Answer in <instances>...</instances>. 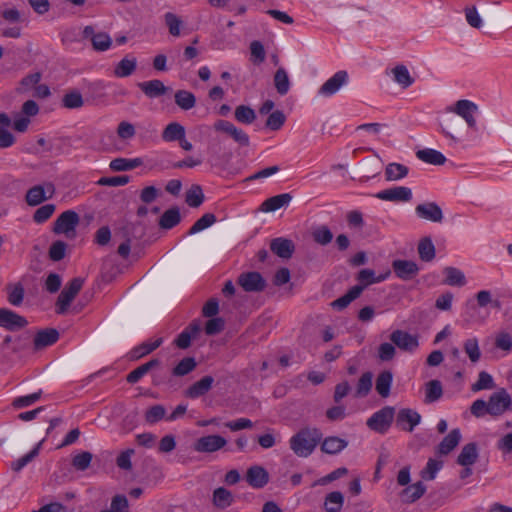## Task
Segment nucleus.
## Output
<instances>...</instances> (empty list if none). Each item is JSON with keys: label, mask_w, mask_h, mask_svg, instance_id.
I'll use <instances>...</instances> for the list:
<instances>
[{"label": "nucleus", "mask_w": 512, "mask_h": 512, "mask_svg": "<svg viewBox=\"0 0 512 512\" xmlns=\"http://www.w3.org/2000/svg\"><path fill=\"white\" fill-rule=\"evenodd\" d=\"M321 438L319 429L306 427L290 438L289 446L295 455L306 458L313 453Z\"/></svg>", "instance_id": "f257e3e1"}, {"label": "nucleus", "mask_w": 512, "mask_h": 512, "mask_svg": "<svg viewBox=\"0 0 512 512\" xmlns=\"http://www.w3.org/2000/svg\"><path fill=\"white\" fill-rule=\"evenodd\" d=\"M395 415V409L391 406H385L375 412L366 422L367 426L380 434H384L390 428Z\"/></svg>", "instance_id": "f03ea898"}, {"label": "nucleus", "mask_w": 512, "mask_h": 512, "mask_svg": "<svg viewBox=\"0 0 512 512\" xmlns=\"http://www.w3.org/2000/svg\"><path fill=\"white\" fill-rule=\"evenodd\" d=\"M84 280L82 278H73L61 291L56 302V312L64 314L76 295L80 292Z\"/></svg>", "instance_id": "7ed1b4c3"}, {"label": "nucleus", "mask_w": 512, "mask_h": 512, "mask_svg": "<svg viewBox=\"0 0 512 512\" xmlns=\"http://www.w3.org/2000/svg\"><path fill=\"white\" fill-rule=\"evenodd\" d=\"M213 129L231 137L239 146L248 147L250 145L249 135L230 121L219 119L214 122Z\"/></svg>", "instance_id": "20e7f679"}, {"label": "nucleus", "mask_w": 512, "mask_h": 512, "mask_svg": "<svg viewBox=\"0 0 512 512\" xmlns=\"http://www.w3.org/2000/svg\"><path fill=\"white\" fill-rule=\"evenodd\" d=\"M447 111L455 113L465 120L469 128L477 130L475 114L478 112V106L474 102L466 99L458 100L454 106L448 107Z\"/></svg>", "instance_id": "39448f33"}, {"label": "nucleus", "mask_w": 512, "mask_h": 512, "mask_svg": "<svg viewBox=\"0 0 512 512\" xmlns=\"http://www.w3.org/2000/svg\"><path fill=\"white\" fill-rule=\"evenodd\" d=\"M441 133L449 138L453 143H458L462 139L464 125L462 121L454 115H447L439 120Z\"/></svg>", "instance_id": "423d86ee"}, {"label": "nucleus", "mask_w": 512, "mask_h": 512, "mask_svg": "<svg viewBox=\"0 0 512 512\" xmlns=\"http://www.w3.org/2000/svg\"><path fill=\"white\" fill-rule=\"evenodd\" d=\"M511 404V396L504 388H501L489 397L487 401L488 414L491 416H500L510 409Z\"/></svg>", "instance_id": "0eeeda50"}, {"label": "nucleus", "mask_w": 512, "mask_h": 512, "mask_svg": "<svg viewBox=\"0 0 512 512\" xmlns=\"http://www.w3.org/2000/svg\"><path fill=\"white\" fill-rule=\"evenodd\" d=\"M55 194V186L51 182L35 185L28 189L25 200L29 206H37L51 199Z\"/></svg>", "instance_id": "6e6552de"}, {"label": "nucleus", "mask_w": 512, "mask_h": 512, "mask_svg": "<svg viewBox=\"0 0 512 512\" xmlns=\"http://www.w3.org/2000/svg\"><path fill=\"white\" fill-rule=\"evenodd\" d=\"M80 222L79 215L73 210L64 211L62 214L58 216V218L54 222L53 232L55 234H65L66 236H70V234L75 233V229Z\"/></svg>", "instance_id": "1a4fd4ad"}, {"label": "nucleus", "mask_w": 512, "mask_h": 512, "mask_svg": "<svg viewBox=\"0 0 512 512\" xmlns=\"http://www.w3.org/2000/svg\"><path fill=\"white\" fill-rule=\"evenodd\" d=\"M28 320L8 308H0V327L11 332L19 331L28 326Z\"/></svg>", "instance_id": "9d476101"}, {"label": "nucleus", "mask_w": 512, "mask_h": 512, "mask_svg": "<svg viewBox=\"0 0 512 512\" xmlns=\"http://www.w3.org/2000/svg\"><path fill=\"white\" fill-rule=\"evenodd\" d=\"M348 81L349 75L347 71L339 70L321 85L318 94L324 97H330L336 94Z\"/></svg>", "instance_id": "9b49d317"}, {"label": "nucleus", "mask_w": 512, "mask_h": 512, "mask_svg": "<svg viewBox=\"0 0 512 512\" xmlns=\"http://www.w3.org/2000/svg\"><path fill=\"white\" fill-rule=\"evenodd\" d=\"M237 283L246 292H261L266 287V281L259 272H244L238 276Z\"/></svg>", "instance_id": "f8f14e48"}, {"label": "nucleus", "mask_w": 512, "mask_h": 512, "mask_svg": "<svg viewBox=\"0 0 512 512\" xmlns=\"http://www.w3.org/2000/svg\"><path fill=\"white\" fill-rule=\"evenodd\" d=\"M227 444L225 438L220 435H208L197 439L194 450L200 453H212L222 449Z\"/></svg>", "instance_id": "ddd939ff"}, {"label": "nucleus", "mask_w": 512, "mask_h": 512, "mask_svg": "<svg viewBox=\"0 0 512 512\" xmlns=\"http://www.w3.org/2000/svg\"><path fill=\"white\" fill-rule=\"evenodd\" d=\"M390 340L393 344H395L399 349L413 352L419 346V341L417 336H414L403 330H395L390 335Z\"/></svg>", "instance_id": "4468645a"}, {"label": "nucleus", "mask_w": 512, "mask_h": 512, "mask_svg": "<svg viewBox=\"0 0 512 512\" xmlns=\"http://www.w3.org/2000/svg\"><path fill=\"white\" fill-rule=\"evenodd\" d=\"M376 198L383 201L408 202L412 199V191L405 186H397L379 191Z\"/></svg>", "instance_id": "2eb2a0df"}, {"label": "nucleus", "mask_w": 512, "mask_h": 512, "mask_svg": "<svg viewBox=\"0 0 512 512\" xmlns=\"http://www.w3.org/2000/svg\"><path fill=\"white\" fill-rule=\"evenodd\" d=\"M415 213L420 219L440 223L443 220L441 207L435 202H425L415 207Z\"/></svg>", "instance_id": "dca6fc26"}, {"label": "nucleus", "mask_w": 512, "mask_h": 512, "mask_svg": "<svg viewBox=\"0 0 512 512\" xmlns=\"http://www.w3.org/2000/svg\"><path fill=\"white\" fill-rule=\"evenodd\" d=\"M392 268L395 275L404 281L413 279L419 272L418 265L410 260H394Z\"/></svg>", "instance_id": "f3484780"}, {"label": "nucleus", "mask_w": 512, "mask_h": 512, "mask_svg": "<svg viewBox=\"0 0 512 512\" xmlns=\"http://www.w3.org/2000/svg\"><path fill=\"white\" fill-rule=\"evenodd\" d=\"M420 420L421 416L418 412L409 408H405L398 412L396 425L402 430L411 432L413 431L414 427L420 423Z\"/></svg>", "instance_id": "a211bd4d"}, {"label": "nucleus", "mask_w": 512, "mask_h": 512, "mask_svg": "<svg viewBox=\"0 0 512 512\" xmlns=\"http://www.w3.org/2000/svg\"><path fill=\"white\" fill-rule=\"evenodd\" d=\"M390 274V270H387L384 273L377 276L372 269H362L357 274V280L359 284L355 285L354 287H360L362 293L366 287H368L371 284L380 283L386 280L390 276Z\"/></svg>", "instance_id": "6ab92c4d"}, {"label": "nucleus", "mask_w": 512, "mask_h": 512, "mask_svg": "<svg viewBox=\"0 0 512 512\" xmlns=\"http://www.w3.org/2000/svg\"><path fill=\"white\" fill-rule=\"evenodd\" d=\"M246 481L253 488H262L269 481L268 472L261 466H251L246 473Z\"/></svg>", "instance_id": "aec40b11"}, {"label": "nucleus", "mask_w": 512, "mask_h": 512, "mask_svg": "<svg viewBox=\"0 0 512 512\" xmlns=\"http://www.w3.org/2000/svg\"><path fill=\"white\" fill-rule=\"evenodd\" d=\"M270 249L278 257L283 259H289L292 257L294 253L295 246L291 240L278 237L271 241Z\"/></svg>", "instance_id": "412c9836"}, {"label": "nucleus", "mask_w": 512, "mask_h": 512, "mask_svg": "<svg viewBox=\"0 0 512 512\" xmlns=\"http://www.w3.org/2000/svg\"><path fill=\"white\" fill-rule=\"evenodd\" d=\"M59 339V332L54 328L40 330L36 333L33 344L36 350L50 346Z\"/></svg>", "instance_id": "4be33fe9"}, {"label": "nucleus", "mask_w": 512, "mask_h": 512, "mask_svg": "<svg viewBox=\"0 0 512 512\" xmlns=\"http://www.w3.org/2000/svg\"><path fill=\"white\" fill-rule=\"evenodd\" d=\"M141 91L149 98H157L167 93L168 88L161 80L154 79L138 84Z\"/></svg>", "instance_id": "5701e85b"}, {"label": "nucleus", "mask_w": 512, "mask_h": 512, "mask_svg": "<svg viewBox=\"0 0 512 512\" xmlns=\"http://www.w3.org/2000/svg\"><path fill=\"white\" fill-rule=\"evenodd\" d=\"M292 200V195L290 193H283L272 196L266 199L261 204V211L263 212H274L284 206H287Z\"/></svg>", "instance_id": "b1692460"}, {"label": "nucleus", "mask_w": 512, "mask_h": 512, "mask_svg": "<svg viewBox=\"0 0 512 512\" xmlns=\"http://www.w3.org/2000/svg\"><path fill=\"white\" fill-rule=\"evenodd\" d=\"M213 382L212 376H204L187 389L186 396L195 399L205 395L211 389Z\"/></svg>", "instance_id": "393cba45"}, {"label": "nucleus", "mask_w": 512, "mask_h": 512, "mask_svg": "<svg viewBox=\"0 0 512 512\" xmlns=\"http://www.w3.org/2000/svg\"><path fill=\"white\" fill-rule=\"evenodd\" d=\"M478 447L474 442L468 443L462 447L457 458V463L461 466H472L478 459Z\"/></svg>", "instance_id": "a878e982"}, {"label": "nucleus", "mask_w": 512, "mask_h": 512, "mask_svg": "<svg viewBox=\"0 0 512 512\" xmlns=\"http://www.w3.org/2000/svg\"><path fill=\"white\" fill-rule=\"evenodd\" d=\"M348 446V442L337 436L326 437L321 444V450L330 455L338 454Z\"/></svg>", "instance_id": "bb28decb"}, {"label": "nucleus", "mask_w": 512, "mask_h": 512, "mask_svg": "<svg viewBox=\"0 0 512 512\" xmlns=\"http://www.w3.org/2000/svg\"><path fill=\"white\" fill-rule=\"evenodd\" d=\"M416 157L431 165H443L446 162V157L440 151L431 148L418 150Z\"/></svg>", "instance_id": "cd10ccee"}, {"label": "nucleus", "mask_w": 512, "mask_h": 512, "mask_svg": "<svg viewBox=\"0 0 512 512\" xmlns=\"http://www.w3.org/2000/svg\"><path fill=\"white\" fill-rule=\"evenodd\" d=\"M391 74L393 75V80L403 89L410 87L414 83V78L403 64L396 65L391 69Z\"/></svg>", "instance_id": "c85d7f7f"}, {"label": "nucleus", "mask_w": 512, "mask_h": 512, "mask_svg": "<svg viewBox=\"0 0 512 512\" xmlns=\"http://www.w3.org/2000/svg\"><path fill=\"white\" fill-rule=\"evenodd\" d=\"M426 491V487L422 482L414 483L407 486L400 494L401 500L404 503H413L420 499Z\"/></svg>", "instance_id": "c756f323"}, {"label": "nucleus", "mask_w": 512, "mask_h": 512, "mask_svg": "<svg viewBox=\"0 0 512 512\" xmlns=\"http://www.w3.org/2000/svg\"><path fill=\"white\" fill-rule=\"evenodd\" d=\"M181 221V214L178 207H172L166 210L159 219V226L162 229L169 230L177 226Z\"/></svg>", "instance_id": "7c9ffc66"}, {"label": "nucleus", "mask_w": 512, "mask_h": 512, "mask_svg": "<svg viewBox=\"0 0 512 512\" xmlns=\"http://www.w3.org/2000/svg\"><path fill=\"white\" fill-rule=\"evenodd\" d=\"M461 434L459 429H453L444 437L438 445V453L441 455L449 454L460 442Z\"/></svg>", "instance_id": "2f4dec72"}, {"label": "nucleus", "mask_w": 512, "mask_h": 512, "mask_svg": "<svg viewBox=\"0 0 512 512\" xmlns=\"http://www.w3.org/2000/svg\"><path fill=\"white\" fill-rule=\"evenodd\" d=\"M443 273L445 275L443 283L446 285L462 287L466 284L465 275L458 268L448 266L444 268Z\"/></svg>", "instance_id": "473e14b6"}, {"label": "nucleus", "mask_w": 512, "mask_h": 512, "mask_svg": "<svg viewBox=\"0 0 512 512\" xmlns=\"http://www.w3.org/2000/svg\"><path fill=\"white\" fill-rule=\"evenodd\" d=\"M185 136V128L178 122L169 123L162 131L161 137L165 142L179 141Z\"/></svg>", "instance_id": "72a5a7b5"}, {"label": "nucleus", "mask_w": 512, "mask_h": 512, "mask_svg": "<svg viewBox=\"0 0 512 512\" xmlns=\"http://www.w3.org/2000/svg\"><path fill=\"white\" fill-rule=\"evenodd\" d=\"M143 164V161L141 158H133V159H127V158H115L113 159L109 167L112 171L120 172V171H129L132 169H135Z\"/></svg>", "instance_id": "f704fd0d"}, {"label": "nucleus", "mask_w": 512, "mask_h": 512, "mask_svg": "<svg viewBox=\"0 0 512 512\" xmlns=\"http://www.w3.org/2000/svg\"><path fill=\"white\" fill-rule=\"evenodd\" d=\"M7 291V301L10 305L18 307L22 305L24 296H25V290L21 283H15V284H8L6 286Z\"/></svg>", "instance_id": "c9c22d12"}, {"label": "nucleus", "mask_w": 512, "mask_h": 512, "mask_svg": "<svg viewBox=\"0 0 512 512\" xmlns=\"http://www.w3.org/2000/svg\"><path fill=\"white\" fill-rule=\"evenodd\" d=\"M393 381V375L390 371L386 370L381 372L376 379V391L383 397L387 398L390 395V389Z\"/></svg>", "instance_id": "e433bc0d"}, {"label": "nucleus", "mask_w": 512, "mask_h": 512, "mask_svg": "<svg viewBox=\"0 0 512 512\" xmlns=\"http://www.w3.org/2000/svg\"><path fill=\"white\" fill-rule=\"evenodd\" d=\"M137 67V60L134 57L123 58L115 67L114 75L119 78H125L130 76Z\"/></svg>", "instance_id": "4c0bfd02"}, {"label": "nucleus", "mask_w": 512, "mask_h": 512, "mask_svg": "<svg viewBox=\"0 0 512 512\" xmlns=\"http://www.w3.org/2000/svg\"><path fill=\"white\" fill-rule=\"evenodd\" d=\"M344 504V496L339 491H334L326 495L324 500V509L326 512H339Z\"/></svg>", "instance_id": "58836bf2"}, {"label": "nucleus", "mask_w": 512, "mask_h": 512, "mask_svg": "<svg viewBox=\"0 0 512 512\" xmlns=\"http://www.w3.org/2000/svg\"><path fill=\"white\" fill-rule=\"evenodd\" d=\"M234 117L237 122L250 125L256 120V113L249 106L239 105L235 108Z\"/></svg>", "instance_id": "ea45409f"}, {"label": "nucleus", "mask_w": 512, "mask_h": 512, "mask_svg": "<svg viewBox=\"0 0 512 512\" xmlns=\"http://www.w3.org/2000/svg\"><path fill=\"white\" fill-rule=\"evenodd\" d=\"M233 502V495L230 491L223 487L214 490L213 504L221 509L229 507Z\"/></svg>", "instance_id": "a19ab883"}, {"label": "nucleus", "mask_w": 512, "mask_h": 512, "mask_svg": "<svg viewBox=\"0 0 512 512\" xmlns=\"http://www.w3.org/2000/svg\"><path fill=\"white\" fill-rule=\"evenodd\" d=\"M274 85L280 95H286L290 89V80L284 68H278L274 74Z\"/></svg>", "instance_id": "79ce46f5"}, {"label": "nucleus", "mask_w": 512, "mask_h": 512, "mask_svg": "<svg viewBox=\"0 0 512 512\" xmlns=\"http://www.w3.org/2000/svg\"><path fill=\"white\" fill-rule=\"evenodd\" d=\"M408 167L400 163H390L385 169V178L388 181L400 180L407 176Z\"/></svg>", "instance_id": "37998d69"}, {"label": "nucleus", "mask_w": 512, "mask_h": 512, "mask_svg": "<svg viewBox=\"0 0 512 512\" xmlns=\"http://www.w3.org/2000/svg\"><path fill=\"white\" fill-rule=\"evenodd\" d=\"M44 439H42L29 453L11 463V469L15 472L22 470L28 463L38 456Z\"/></svg>", "instance_id": "c03bdc74"}, {"label": "nucleus", "mask_w": 512, "mask_h": 512, "mask_svg": "<svg viewBox=\"0 0 512 512\" xmlns=\"http://www.w3.org/2000/svg\"><path fill=\"white\" fill-rule=\"evenodd\" d=\"M174 97H175V103L182 110H190L195 107L196 98L192 92H189L187 90H178L175 93Z\"/></svg>", "instance_id": "a18cd8bd"}, {"label": "nucleus", "mask_w": 512, "mask_h": 512, "mask_svg": "<svg viewBox=\"0 0 512 512\" xmlns=\"http://www.w3.org/2000/svg\"><path fill=\"white\" fill-rule=\"evenodd\" d=\"M418 254L421 260L429 262L435 258V246L429 237L420 240Z\"/></svg>", "instance_id": "49530a36"}, {"label": "nucleus", "mask_w": 512, "mask_h": 512, "mask_svg": "<svg viewBox=\"0 0 512 512\" xmlns=\"http://www.w3.org/2000/svg\"><path fill=\"white\" fill-rule=\"evenodd\" d=\"M361 295L360 287H352L345 295L334 300L331 305L333 308L341 310L346 308L353 300Z\"/></svg>", "instance_id": "de8ad7c7"}, {"label": "nucleus", "mask_w": 512, "mask_h": 512, "mask_svg": "<svg viewBox=\"0 0 512 512\" xmlns=\"http://www.w3.org/2000/svg\"><path fill=\"white\" fill-rule=\"evenodd\" d=\"M463 348L472 363H477L480 360L481 351L476 337L466 339Z\"/></svg>", "instance_id": "09e8293b"}, {"label": "nucleus", "mask_w": 512, "mask_h": 512, "mask_svg": "<svg viewBox=\"0 0 512 512\" xmlns=\"http://www.w3.org/2000/svg\"><path fill=\"white\" fill-rule=\"evenodd\" d=\"M443 390L439 380H431L426 384L425 402L432 403L442 397Z\"/></svg>", "instance_id": "8fccbe9b"}, {"label": "nucleus", "mask_w": 512, "mask_h": 512, "mask_svg": "<svg viewBox=\"0 0 512 512\" xmlns=\"http://www.w3.org/2000/svg\"><path fill=\"white\" fill-rule=\"evenodd\" d=\"M495 387L493 377L486 371H481L478 375V380L472 384V391L477 392L481 390H489Z\"/></svg>", "instance_id": "3c124183"}, {"label": "nucleus", "mask_w": 512, "mask_h": 512, "mask_svg": "<svg viewBox=\"0 0 512 512\" xmlns=\"http://www.w3.org/2000/svg\"><path fill=\"white\" fill-rule=\"evenodd\" d=\"M216 222V217L213 213H206L201 218H199L189 229L188 234L193 235L196 234Z\"/></svg>", "instance_id": "603ef678"}, {"label": "nucleus", "mask_w": 512, "mask_h": 512, "mask_svg": "<svg viewBox=\"0 0 512 512\" xmlns=\"http://www.w3.org/2000/svg\"><path fill=\"white\" fill-rule=\"evenodd\" d=\"M186 203L188 206L196 208L204 201V195L199 185H193L186 193Z\"/></svg>", "instance_id": "864d4df0"}, {"label": "nucleus", "mask_w": 512, "mask_h": 512, "mask_svg": "<svg viewBox=\"0 0 512 512\" xmlns=\"http://www.w3.org/2000/svg\"><path fill=\"white\" fill-rule=\"evenodd\" d=\"M93 459V454L88 451H83L73 456L72 466L77 471H85L89 468Z\"/></svg>", "instance_id": "5fc2aeb1"}, {"label": "nucleus", "mask_w": 512, "mask_h": 512, "mask_svg": "<svg viewBox=\"0 0 512 512\" xmlns=\"http://www.w3.org/2000/svg\"><path fill=\"white\" fill-rule=\"evenodd\" d=\"M163 342L162 338H157L154 341L144 342L141 345L133 349L135 358H141L154 350H156Z\"/></svg>", "instance_id": "6e6d98bb"}, {"label": "nucleus", "mask_w": 512, "mask_h": 512, "mask_svg": "<svg viewBox=\"0 0 512 512\" xmlns=\"http://www.w3.org/2000/svg\"><path fill=\"white\" fill-rule=\"evenodd\" d=\"M62 104L68 109H77L84 105V100L80 92L71 91L62 98Z\"/></svg>", "instance_id": "4d7b16f0"}, {"label": "nucleus", "mask_w": 512, "mask_h": 512, "mask_svg": "<svg viewBox=\"0 0 512 512\" xmlns=\"http://www.w3.org/2000/svg\"><path fill=\"white\" fill-rule=\"evenodd\" d=\"M41 395L42 391L39 390L29 395L17 397L13 400L12 406L15 409H22L31 406L41 398Z\"/></svg>", "instance_id": "13d9d810"}, {"label": "nucleus", "mask_w": 512, "mask_h": 512, "mask_svg": "<svg viewBox=\"0 0 512 512\" xmlns=\"http://www.w3.org/2000/svg\"><path fill=\"white\" fill-rule=\"evenodd\" d=\"M372 379L373 374L371 372H365L360 377L357 388H356V396L357 397H364L366 396L371 388H372Z\"/></svg>", "instance_id": "bf43d9fd"}, {"label": "nucleus", "mask_w": 512, "mask_h": 512, "mask_svg": "<svg viewBox=\"0 0 512 512\" xmlns=\"http://www.w3.org/2000/svg\"><path fill=\"white\" fill-rule=\"evenodd\" d=\"M196 361L193 357L183 358L173 369V375L184 376L193 371L196 367Z\"/></svg>", "instance_id": "052dcab7"}, {"label": "nucleus", "mask_w": 512, "mask_h": 512, "mask_svg": "<svg viewBox=\"0 0 512 512\" xmlns=\"http://www.w3.org/2000/svg\"><path fill=\"white\" fill-rule=\"evenodd\" d=\"M92 46L96 51H106L112 45L111 37L105 32H98L92 39Z\"/></svg>", "instance_id": "680f3d73"}, {"label": "nucleus", "mask_w": 512, "mask_h": 512, "mask_svg": "<svg viewBox=\"0 0 512 512\" xmlns=\"http://www.w3.org/2000/svg\"><path fill=\"white\" fill-rule=\"evenodd\" d=\"M55 210L54 204H45L34 212L33 221L38 224L44 223L54 214Z\"/></svg>", "instance_id": "e2e57ef3"}, {"label": "nucleus", "mask_w": 512, "mask_h": 512, "mask_svg": "<svg viewBox=\"0 0 512 512\" xmlns=\"http://www.w3.org/2000/svg\"><path fill=\"white\" fill-rule=\"evenodd\" d=\"M164 20L169 29V33L174 37L180 36V28L182 26L181 19L176 14L167 12L164 15Z\"/></svg>", "instance_id": "0e129e2a"}, {"label": "nucleus", "mask_w": 512, "mask_h": 512, "mask_svg": "<svg viewBox=\"0 0 512 512\" xmlns=\"http://www.w3.org/2000/svg\"><path fill=\"white\" fill-rule=\"evenodd\" d=\"M285 120L286 117L284 113L280 110H276L268 116L265 125L270 130L277 131L284 125Z\"/></svg>", "instance_id": "69168bd1"}, {"label": "nucleus", "mask_w": 512, "mask_h": 512, "mask_svg": "<svg viewBox=\"0 0 512 512\" xmlns=\"http://www.w3.org/2000/svg\"><path fill=\"white\" fill-rule=\"evenodd\" d=\"M166 410L162 405H154L145 413V421L149 424L157 423L165 417Z\"/></svg>", "instance_id": "338daca9"}, {"label": "nucleus", "mask_w": 512, "mask_h": 512, "mask_svg": "<svg viewBox=\"0 0 512 512\" xmlns=\"http://www.w3.org/2000/svg\"><path fill=\"white\" fill-rule=\"evenodd\" d=\"M111 512H129V503L126 496L118 494L115 495L110 504Z\"/></svg>", "instance_id": "774afa93"}]
</instances>
